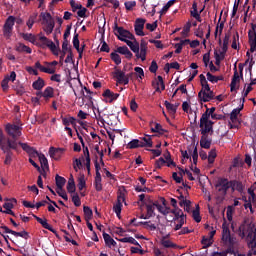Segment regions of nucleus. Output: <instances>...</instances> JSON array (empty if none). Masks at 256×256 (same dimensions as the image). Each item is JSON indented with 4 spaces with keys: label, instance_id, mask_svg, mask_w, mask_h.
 Segmentation results:
<instances>
[{
    "label": "nucleus",
    "instance_id": "nucleus-3",
    "mask_svg": "<svg viewBox=\"0 0 256 256\" xmlns=\"http://www.w3.org/2000/svg\"><path fill=\"white\" fill-rule=\"evenodd\" d=\"M253 233H255V228L252 224H247V221H244L238 228V235L241 239H253Z\"/></svg>",
    "mask_w": 256,
    "mask_h": 256
},
{
    "label": "nucleus",
    "instance_id": "nucleus-42",
    "mask_svg": "<svg viewBox=\"0 0 256 256\" xmlns=\"http://www.w3.org/2000/svg\"><path fill=\"white\" fill-rule=\"evenodd\" d=\"M85 221H91L93 219V210L89 206L83 207Z\"/></svg>",
    "mask_w": 256,
    "mask_h": 256
},
{
    "label": "nucleus",
    "instance_id": "nucleus-53",
    "mask_svg": "<svg viewBox=\"0 0 256 256\" xmlns=\"http://www.w3.org/2000/svg\"><path fill=\"white\" fill-rule=\"evenodd\" d=\"M12 235H14V237H22V239H25L27 241V239H29V232L23 230L21 232H17L14 231L12 232Z\"/></svg>",
    "mask_w": 256,
    "mask_h": 256
},
{
    "label": "nucleus",
    "instance_id": "nucleus-4",
    "mask_svg": "<svg viewBox=\"0 0 256 256\" xmlns=\"http://www.w3.org/2000/svg\"><path fill=\"white\" fill-rule=\"evenodd\" d=\"M22 127L16 124H7L5 126V131L7 133V135H9V137H12V139H10V141H15V143H17V139H19V137H21L22 135Z\"/></svg>",
    "mask_w": 256,
    "mask_h": 256
},
{
    "label": "nucleus",
    "instance_id": "nucleus-55",
    "mask_svg": "<svg viewBox=\"0 0 256 256\" xmlns=\"http://www.w3.org/2000/svg\"><path fill=\"white\" fill-rule=\"evenodd\" d=\"M21 36L24 41H29L30 43H33L35 41V35L31 33H22Z\"/></svg>",
    "mask_w": 256,
    "mask_h": 256
},
{
    "label": "nucleus",
    "instance_id": "nucleus-52",
    "mask_svg": "<svg viewBox=\"0 0 256 256\" xmlns=\"http://www.w3.org/2000/svg\"><path fill=\"white\" fill-rule=\"evenodd\" d=\"M123 207V203L116 202V204L113 206V211L116 213L118 219H121V209Z\"/></svg>",
    "mask_w": 256,
    "mask_h": 256
},
{
    "label": "nucleus",
    "instance_id": "nucleus-7",
    "mask_svg": "<svg viewBox=\"0 0 256 256\" xmlns=\"http://www.w3.org/2000/svg\"><path fill=\"white\" fill-rule=\"evenodd\" d=\"M133 75H135V73L131 72L129 74H125V72L120 69H117L114 72V77L119 85H129V80L133 78Z\"/></svg>",
    "mask_w": 256,
    "mask_h": 256
},
{
    "label": "nucleus",
    "instance_id": "nucleus-17",
    "mask_svg": "<svg viewBox=\"0 0 256 256\" xmlns=\"http://www.w3.org/2000/svg\"><path fill=\"white\" fill-rule=\"evenodd\" d=\"M198 98L200 101H203V103H209V101L215 99V93L212 90L208 92H199Z\"/></svg>",
    "mask_w": 256,
    "mask_h": 256
},
{
    "label": "nucleus",
    "instance_id": "nucleus-49",
    "mask_svg": "<svg viewBox=\"0 0 256 256\" xmlns=\"http://www.w3.org/2000/svg\"><path fill=\"white\" fill-rule=\"evenodd\" d=\"M38 159L41 163V167H45V169H49V161L47 160V157H45V154L40 153V155H38Z\"/></svg>",
    "mask_w": 256,
    "mask_h": 256
},
{
    "label": "nucleus",
    "instance_id": "nucleus-12",
    "mask_svg": "<svg viewBox=\"0 0 256 256\" xmlns=\"http://www.w3.org/2000/svg\"><path fill=\"white\" fill-rule=\"evenodd\" d=\"M145 22L146 20L143 18H137L135 21L134 29L138 37H145V32H143V29H145Z\"/></svg>",
    "mask_w": 256,
    "mask_h": 256
},
{
    "label": "nucleus",
    "instance_id": "nucleus-2",
    "mask_svg": "<svg viewBox=\"0 0 256 256\" xmlns=\"http://www.w3.org/2000/svg\"><path fill=\"white\" fill-rule=\"evenodd\" d=\"M125 55L126 59H133V53L129 51L127 46H120L114 52L110 54V59L115 63V65H121V56Z\"/></svg>",
    "mask_w": 256,
    "mask_h": 256
},
{
    "label": "nucleus",
    "instance_id": "nucleus-13",
    "mask_svg": "<svg viewBox=\"0 0 256 256\" xmlns=\"http://www.w3.org/2000/svg\"><path fill=\"white\" fill-rule=\"evenodd\" d=\"M248 43L250 45V53H255L256 51V30L251 28L248 31Z\"/></svg>",
    "mask_w": 256,
    "mask_h": 256
},
{
    "label": "nucleus",
    "instance_id": "nucleus-64",
    "mask_svg": "<svg viewBox=\"0 0 256 256\" xmlns=\"http://www.w3.org/2000/svg\"><path fill=\"white\" fill-rule=\"evenodd\" d=\"M201 243L202 245H204V249H206V247H211V245H213L211 238H207L205 236H203Z\"/></svg>",
    "mask_w": 256,
    "mask_h": 256
},
{
    "label": "nucleus",
    "instance_id": "nucleus-50",
    "mask_svg": "<svg viewBox=\"0 0 256 256\" xmlns=\"http://www.w3.org/2000/svg\"><path fill=\"white\" fill-rule=\"evenodd\" d=\"M164 105H165L167 111H169L170 113H177V107H179V105H173V104H171V102H169L167 100L164 102Z\"/></svg>",
    "mask_w": 256,
    "mask_h": 256
},
{
    "label": "nucleus",
    "instance_id": "nucleus-51",
    "mask_svg": "<svg viewBox=\"0 0 256 256\" xmlns=\"http://www.w3.org/2000/svg\"><path fill=\"white\" fill-rule=\"evenodd\" d=\"M216 158H217V151L215 149H212L209 152V155H208V163H209V165H213V163H215V159Z\"/></svg>",
    "mask_w": 256,
    "mask_h": 256
},
{
    "label": "nucleus",
    "instance_id": "nucleus-19",
    "mask_svg": "<svg viewBox=\"0 0 256 256\" xmlns=\"http://www.w3.org/2000/svg\"><path fill=\"white\" fill-rule=\"evenodd\" d=\"M63 151H65V149H63V148L50 147L49 155H50L51 159H55V161H59V159H61V154H59V153H63Z\"/></svg>",
    "mask_w": 256,
    "mask_h": 256
},
{
    "label": "nucleus",
    "instance_id": "nucleus-39",
    "mask_svg": "<svg viewBox=\"0 0 256 256\" xmlns=\"http://www.w3.org/2000/svg\"><path fill=\"white\" fill-rule=\"evenodd\" d=\"M84 91L87 93L86 95H84V98L87 99L88 103H91V105H93V95H97V92H93L85 86Z\"/></svg>",
    "mask_w": 256,
    "mask_h": 256
},
{
    "label": "nucleus",
    "instance_id": "nucleus-33",
    "mask_svg": "<svg viewBox=\"0 0 256 256\" xmlns=\"http://www.w3.org/2000/svg\"><path fill=\"white\" fill-rule=\"evenodd\" d=\"M84 155L86 157V169L88 173H91V156L89 155V148L87 146L83 147Z\"/></svg>",
    "mask_w": 256,
    "mask_h": 256
},
{
    "label": "nucleus",
    "instance_id": "nucleus-10",
    "mask_svg": "<svg viewBox=\"0 0 256 256\" xmlns=\"http://www.w3.org/2000/svg\"><path fill=\"white\" fill-rule=\"evenodd\" d=\"M222 241L226 245H235V238L231 237V230H229L227 222L222 224Z\"/></svg>",
    "mask_w": 256,
    "mask_h": 256
},
{
    "label": "nucleus",
    "instance_id": "nucleus-45",
    "mask_svg": "<svg viewBox=\"0 0 256 256\" xmlns=\"http://www.w3.org/2000/svg\"><path fill=\"white\" fill-rule=\"evenodd\" d=\"M101 181V174L96 175L94 180V186L96 191H103V184H101Z\"/></svg>",
    "mask_w": 256,
    "mask_h": 256
},
{
    "label": "nucleus",
    "instance_id": "nucleus-35",
    "mask_svg": "<svg viewBox=\"0 0 256 256\" xmlns=\"http://www.w3.org/2000/svg\"><path fill=\"white\" fill-rule=\"evenodd\" d=\"M229 39H230L229 34H226L223 39L222 51L220 52V55H222V56L226 55V53L229 49Z\"/></svg>",
    "mask_w": 256,
    "mask_h": 256
},
{
    "label": "nucleus",
    "instance_id": "nucleus-62",
    "mask_svg": "<svg viewBox=\"0 0 256 256\" xmlns=\"http://www.w3.org/2000/svg\"><path fill=\"white\" fill-rule=\"evenodd\" d=\"M213 125H215V122L208 120V122L201 128L211 131L210 135H213Z\"/></svg>",
    "mask_w": 256,
    "mask_h": 256
},
{
    "label": "nucleus",
    "instance_id": "nucleus-32",
    "mask_svg": "<svg viewBox=\"0 0 256 256\" xmlns=\"http://www.w3.org/2000/svg\"><path fill=\"white\" fill-rule=\"evenodd\" d=\"M151 125H155L154 128H151V131H152V133H158V135H156V137H159V135H163V134L167 133V130L163 129V126H161V124L151 122Z\"/></svg>",
    "mask_w": 256,
    "mask_h": 256
},
{
    "label": "nucleus",
    "instance_id": "nucleus-11",
    "mask_svg": "<svg viewBox=\"0 0 256 256\" xmlns=\"http://www.w3.org/2000/svg\"><path fill=\"white\" fill-rule=\"evenodd\" d=\"M39 41H41L42 47L50 48V51L53 53V55H59V50H57V45H55L52 40H50L45 36H40Z\"/></svg>",
    "mask_w": 256,
    "mask_h": 256
},
{
    "label": "nucleus",
    "instance_id": "nucleus-20",
    "mask_svg": "<svg viewBox=\"0 0 256 256\" xmlns=\"http://www.w3.org/2000/svg\"><path fill=\"white\" fill-rule=\"evenodd\" d=\"M119 41H123V43H126V45H128V47H130L131 51H133V53H138L139 51V42H137V40L131 41V40H127L125 38H119Z\"/></svg>",
    "mask_w": 256,
    "mask_h": 256
},
{
    "label": "nucleus",
    "instance_id": "nucleus-48",
    "mask_svg": "<svg viewBox=\"0 0 256 256\" xmlns=\"http://www.w3.org/2000/svg\"><path fill=\"white\" fill-rule=\"evenodd\" d=\"M35 21H37V13H33L32 15L29 16V19L26 22L28 29H33V25H35Z\"/></svg>",
    "mask_w": 256,
    "mask_h": 256
},
{
    "label": "nucleus",
    "instance_id": "nucleus-59",
    "mask_svg": "<svg viewBox=\"0 0 256 256\" xmlns=\"http://www.w3.org/2000/svg\"><path fill=\"white\" fill-rule=\"evenodd\" d=\"M87 186V183L85 182V176H81L78 178V189L79 191H83L85 187Z\"/></svg>",
    "mask_w": 256,
    "mask_h": 256
},
{
    "label": "nucleus",
    "instance_id": "nucleus-57",
    "mask_svg": "<svg viewBox=\"0 0 256 256\" xmlns=\"http://www.w3.org/2000/svg\"><path fill=\"white\" fill-rule=\"evenodd\" d=\"M101 41H102V46L100 48V51L102 53H109V51H111V48H109V44H107V42H105V39L103 38V36L101 38Z\"/></svg>",
    "mask_w": 256,
    "mask_h": 256
},
{
    "label": "nucleus",
    "instance_id": "nucleus-21",
    "mask_svg": "<svg viewBox=\"0 0 256 256\" xmlns=\"http://www.w3.org/2000/svg\"><path fill=\"white\" fill-rule=\"evenodd\" d=\"M114 31H116L115 35L118 39H127V35H129V31L123 27H118L117 23H115Z\"/></svg>",
    "mask_w": 256,
    "mask_h": 256
},
{
    "label": "nucleus",
    "instance_id": "nucleus-22",
    "mask_svg": "<svg viewBox=\"0 0 256 256\" xmlns=\"http://www.w3.org/2000/svg\"><path fill=\"white\" fill-rule=\"evenodd\" d=\"M62 119V124L65 127H69V125H72V127H74V129H77V119L73 116H69V117H61Z\"/></svg>",
    "mask_w": 256,
    "mask_h": 256
},
{
    "label": "nucleus",
    "instance_id": "nucleus-25",
    "mask_svg": "<svg viewBox=\"0 0 256 256\" xmlns=\"http://www.w3.org/2000/svg\"><path fill=\"white\" fill-rule=\"evenodd\" d=\"M243 107H245V105L242 103L240 107L232 110V112L230 114V121H232V123H237V120L239 119L238 118L239 113H241V111H243Z\"/></svg>",
    "mask_w": 256,
    "mask_h": 256
},
{
    "label": "nucleus",
    "instance_id": "nucleus-54",
    "mask_svg": "<svg viewBox=\"0 0 256 256\" xmlns=\"http://www.w3.org/2000/svg\"><path fill=\"white\" fill-rule=\"evenodd\" d=\"M192 217L196 223H201V214L199 213V205H197V209L192 211Z\"/></svg>",
    "mask_w": 256,
    "mask_h": 256
},
{
    "label": "nucleus",
    "instance_id": "nucleus-28",
    "mask_svg": "<svg viewBox=\"0 0 256 256\" xmlns=\"http://www.w3.org/2000/svg\"><path fill=\"white\" fill-rule=\"evenodd\" d=\"M153 137H155V135H146V137L141 138L142 141H140V146L153 147Z\"/></svg>",
    "mask_w": 256,
    "mask_h": 256
},
{
    "label": "nucleus",
    "instance_id": "nucleus-16",
    "mask_svg": "<svg viewBox=\"0 0 256 256\" xmlns=\"http://www.w3.org/2000/svg\"><path fill=\"white\" fill-rule=\"evenodd\" d=\"M32 217H34V219H36V221L40 223V225H42L44 229H47L48 231H51V233H54V234L57 233V231L53 229V227L47 222L46 218L42 219L41 217L35 214H32Z\"/></svg>",
    "mask_w": 256,
    "mask_h": 256
},
{
    "label": "nucleus",
    "instance_id": "nucleus-36",
    "mask_svg": "<svg viewBox=\"0 0 256 256\" xmlns=\"http://www.w3.org/2000/svg\"><path fill=\"white\" fill-rule=\"evenodd\" d=\"M211 118L210 114H209V108H206L205 113L202 114L201 118H200V129L209 121V119Z\"/></svg>",
    "mask_w": 256,
    "mask_h": 256
},
{
    "label": "nucleus",
    "instance_id": "nucleus-1",
    "mask_svg": "<svg viewBox=\"0 0 256 256\" xmlns=\"http://www.w3.org/2000/svg\"><path fill=\"white\" fill-rule=\"evenodd\" d=\"M18 144L15 141H11V138L7 139V144L4 146H0L1 151L5 153V160L4 165H9L13 161V149L14 151H17Z\"/></svg>",
    "mask_w": 256,
    "mask_h": 256
},
{
    "label": "nucleus",
    "instance_id": "nucleus-5",
    "mask_svg": "<svg viewBox=\"0 0 256 256\" xmlns=\"http://www.w3.org/2000/svg\"><path fill=\"white\" fill-rule=\"evenodd\" d=\"M245 64L240 63L238 65L239 72L237 71V63L234 65V75L232 77L231 83H230V91H235V87H237V83L241 82V79H243V67ZM240 73V75H239Z\"/></svg>",
    "mask_w": 256,
    "mask_h": 256
},
{
    "label": "nucleus",
    "instance_id": "nucleus-27",
    "mask_svg": "<svg viewBox=\"0 0 256 256\" xmlns=\"http://www.w3.org/2000/svg\"><path fill=\"white\" fill-rule=\"evenodd\" d=\"M158 82H152L153 87L156 85V93H161V91H165V82L163 81V76L157 77Z\"/></svg>",
    "mask_w": 256,
    "mask_h": 256
},
{
    "label": "nucleus",
    "instance_id": "nucleus-15",
    "mask_svg": "<svg viewBox=\"0 0 256 256\" xmlns=\"http://www.w3.org/2000/svg\"><path fill=\"white\" fill-rule=\"evenodd\" d=\"M102 97H105L106 99L104 100L105 103H112L113 101H117V99H119V93H114L113 91H111L110 89H106L103 94Z\"/></svg>",
    "mask_w": 256,
    "mask_h": 256
},
{
    "label": "nucleus",
    "instance_id": "nucleus-63",
    "mask_svg": "<svg viewBox=\"0 0 256 256\" xmlns=\"http://www.w3.org/2000/svg\"><path fill=\"white\" fill-rule=\"evenodd\" d=\"M70 7L72 8L73 13L78 9H83V5L75 3V0H70Z\"/></svg>",
    "mask_w": 256,
    "mask_h": 256
},
{
    "label": "nucleus",
    "instance_id": "nucleus-31",
    "mask_svg": "<svg viewBox=\"0 0 256 256\" xmlns=\"http://www.w3.org/2000/svg\"><path fill=\"white\" fill-rule=\"evenodd\" d=\"M43 87H45V80L41 77H38V79L32 83V88L35 91H41Z\"/></svg>",
    "mask_w": 256,
    "mask_h": 256
},
{
    "label": "nucleus",
    "instance_id": "nucleus-29",
    "mask_svg": "<svg viewBox=\"0 0 256 256\" xmlns=\"http://www.w3.org/2000/svg\"><path fill=\"white\" fill-rule=\"evenodd\" d=\"M35 68L39 69L42 73H48V75H55V68H46L41 65V62L39 61L35 63Z\"/></svg>",
    "mask_w": 256,
    "mask_h": 256
},
{
    "label": "nucleus",
    "instance_id": "nucleus-40",
    "mask_svg": "<svg viewBox=\"0 0 256 256\" xmlns=\"http://www.w3.org/2000/svg\"><path fill=\"white\" fill-rule=\"evenodd\" d=\"M40 17H42V21H44V23L46 24L55 23V20H53V16H51V13L49 12H42L40 14Z\"/></svg>",
    "mask_w": 256,
    "mask_h": 256
},
{
    "label": "nucleus",
    "instance_id": "nucleus-46",
    "mask_svg": "<svg viewBox=\"0 0 256 256\" xmlns=\"http://www.w3.org/2000/svg\"><path fill=\"white\" fill-rule=\"evenodd\" d=\"M175 1L176 0H170L168 1L163 8L160 11V15H165V13H167L169 11V9H171V7H173V5H175Z\"/></svg>",
    "mask_w": 256,
    "mask_h": 256
},
{
    "label": "nucleus",
    "instance_id": "nucleus-9",
    "mask_svg": "<svg viewBox=\"0 0 256 256\" xmlns=\"http://www.w3.org/2000/svg\"><path fill=\"white\" fill-rule=\"evenodd\" d=\"M13 27H15V16H9L3 26V35L6 39H10L13 35Z\"/></svg>",
    "mask_w": 256,
    "mask_h": 256
},
{
    "label": "nucleus",
    "instance_id": "nucleus-47",
    "mask_svg": "<svg viewBox=\"0 0 256 256\" xmlns=\"http://www.w3.org/2000/svg\"><path fill=\"white\" fill-rule=\"evenodd\" d=\"M136 58L141 59V61H145L147 59V48H141L140 52H135Z\"/></svg>",
    "mask_w": 256,
    "mask_h": 256
},
{
    "label": "nucleus",
    "instance_id": "nucleus-41",
    "mask_svg": "<svg viewBox=\"0 0 256 256\" xmlns=\"http://www.w3.org/2000/svg\"><path fill=\"white\" fill-rule=\"evenodd\" d=\"M118 241H120V243H131V245H136L138 247H141L139 242H137V240H135V238H133V237L120 238V239H118Z\"/></svg>",
    "mask_w": 256,
    "mask_h": 256
},
{
    "label": "nucleus",
    "instance_id": "nucleus-34",
    "mask_svg": "<svg viewBox=\"0 0 256 256\" xmlns=\"http://www.w3.org/2000/svg\"><path fill=\"white\" fill-rule=\"evenodd\" d=\"M157 204H146L144 205L146 207V218L155 217V207Z\"/></svg>",
    "mask_w": 256,
    "mask_h": 256
},
{
    "label": "nucleus",
    "instance_id": "nucleus-37",
    "mask_svg": "<svg viewBox=\"0 0 256 256\" xmlns=\"http://www.w3.org/2000/svg\"><path fill=\"white\" fill-rule=\"evenodd\" d=\"M16 51L18 53H28L29 55H31V53H33V50L25 45V44H19L17 47H16Z\"/></svg>",
    "mask_w": 256,
    "mask_h": 256
},
{
    "label": "nucleus",
    "instance_id": "nucleus-18",
    "mask_svg": "<svg viewBox=\"0 0 256 256\" xmlns=\"http://www.w3.org/2000/svg\"><path fill=\"white\" fill-rule=\"evenodd\" d=\"M19 145L23 149V151L30 155V157H39V155H41L39 154V152H37V150H35V148L27 145V143L19 142Z\"/></svg>",
    "mask_w": 256,
    "mask_h": 256
},
{
    "label": "nucleus",
    "instance_id": "nucleus-14",
    "mask_svg": "<svg viewBox=\"0 0 256 256\" xmlns=\"http://www.w3.org/2000/svg\"><path fill=\"white\" fill-rule=\"evenodd\" d=\"M160 245L164 249H179V245L173 243V241L169 240V235L163 236L160 240Z\"/></svg>",
    "mask_w": 256,
    "mask_h": 256
},
{
    "label": "nucleus",
    "instance_id": "nucleus-43",
    "mask_svg": "<svg viewBox=\"0 0 256 256\" xmlns=\"http://www.w3.org/2000/svg\"><path fill=\"white\" fill-rule=\"evenodd\" d=\"M67 191L68 193H75L76 191L75 179H73V175H71V177L68 180Z\"/></svg>",
    "mask_w": 256,
    "mask_h": 256
},
{
    "label": "nucleus",
    "instance_id": "nucleus-60",
    "mask_svg": "<svg viewBox=\"0 0 256 256\" xmlns=\"http://www.w3.org/2000/svg\"><path fill=\"white\" fill-rule=\"evenodd\" d=\"M71 48L69 47V40H64L62 43V53L67 55V52L70 53Z\"/></svg>",
    "mask_w": 256,
    "mask_h": 256
},
{
    "label": "nucleus",
    "instance_id": "nucleus-56",
    "mask_svg": "<svg viewBox=\"0 0 256 256\" xmlns=\"http://www.w3.org/2000/svg\"><path fill=\"white\" fill-rule=\"evenodd\" d=\"M53 29H55V22H49L46 24L44 31L47 35H51V33H53Z\"/></svg>",
    "mask_w": 256,
    "mask_h": 256
},
{
    "label": "nucleus",
    "instance_id": "nucleus-6",
    "mask_svg": "<svg viewBox=\"0 0 256 256\" xmlns=\"http://www.w3.org/2000/svg\"><path fill=\"white\" fill-rule=\"evenodd\" d=\"M201 139H200V147L202 149H211V143H213V139L211 138V130H207L205 128H200Z\"/></svg>",
    "mask_w": 256,
    "mask_h": 256
},
{
    "label": "nucleus",
    "instance_id": "nucleus-30",
    "mask_svg": "<svg viewBox=\"0 0 256 256\" xmlns=\"http://www.w3.org/2000/svg\"><path fill=\"white\" fill-rule=\"evenodd\" d=\"M72 43H73L74 49L78 51L79 55H81L83 53V49L79 47L80 42H79V34L77 33V30H75L74 32Z\"/></svg>",
    "mask_w": 256,
    "mask_h": 256
},
{
    "label": "nucleus",
    "instance_id": "nucleus-58",
    "mask_svg": "<svg viewBox=\"0 0 256 256\" xmlns=\"http://www.w3.org/2000/svg\"><path fill=\"white\" fill-rule=\"evenodd\" d=\"M72 202L74 203L75 207H81V198L79 197L78 193H74L72 195Z\"/></svg>",
    "mask_w": 256,
    "mask_h": 256
},
{
    "label": "nucleus",
    "instance_id": "nucleus-23",
    "mask_svg": "<svg viewBox=\"0 0 256 256\" xmlns=\"http://www.w3.org/2000/svg\"><path fill=\"white\" fill-rule=\"evenodd\" d=\"M135 221H137V218L131 219L129 225H134V227H139V225H146L147 227H149V229L151 231H156L157 230V226H155V224H149V223H151V221H149V222H138V223H135Z\"/></svg>",
    "mask_w": 256,
    "mask_h": 256
},
{
    "label": "nucleus",
    "instance_id": "nucleus-26",
    "mask_svg": "<svg viewBox=\"0 0 256 256\" xmlns=\"http://www.w3.org/2000/svg\"><path fill=\"white\" fill-rule=\"evenodd\" d=\"M55 97V89L53 87L48 86L43 91V98L45 101H49V99H53Z\"/></svg>",
    "mask_w": 256,
    "mask_h": 256
},
{
    "label": "nucleus",
    "instance_id": "nucleus-24",
    "mask_svg": "<svg viewBox=\"0 0 256 256\" xmlns=\"http://www.w3.org/2000/svg\"><path fill=\"white\" fill-rule=\"evenodd\" d=\"M102 236H103L106 247H109V248L117 247V242L111 238V235L103 231Z\"/></svg>",
    "mask_w": 256,
    "mask_h": 256
},
{
    "label": "nucleus",
    "instance_id": "nucleus-38",
    "mask_svg": "<svg viewBox=\"0 0 256 256\" xmlns=\"http://www.w3.org/2000/svg\"><path fill=\"white\" fill-rule=\"evenodd\" d=\"M55 181L57 189H63V187H65V183H67V180L62 176H59V174L56 175Z\"/></svg>",
    "mask_w": 256,
    "mask_h": 256
},
{
    "label": "nucleus",
    "instance_id": "nucleus-8",
    "mask_svg": "<svg viewBox=\"0 0 256 256\" xmlns=\"http://www.w3.org/2000/svg\"><path fill=\"white\" fill-rule=\"evenodd\" d=\"M214 187L222 197L227 196V191H229V179L223 177L218 178Z\"/></svg>",
    "mask_w": 256,
    "mask_h": 256
},
{
    "label": "nucleus",
    "instance_id": "nucleus-61",
    "mask_svg": "<svg viewBox=\"0 0 256 256\" xmlns=\"http://www.w3.org/2000/svg\"><path fill=\"white\" fill-rule=\"evenodd\" d=\"M1 87H2L3 91L9 90V75L4 77V79L1 82Z\"/></svg>",
    "mask_w": 256,
    "mask_h": 256
},
{
    "label": "nucleus",
    "instance_id": "nucleus-44",
    "mask_svg": "<svg viewBox=\"0 0 256 256\" xmlns=\"http://www.w3.org/2000/svg\"><path fill=\"white\" fill-rule=\"evenodd\" d=\"M141 147V140L133 139L127 144V149H139Z\"/></svg>",
    "mask_w": 256,
    "mask_h": 256
}]
</instances>
